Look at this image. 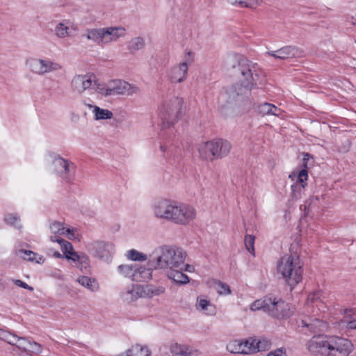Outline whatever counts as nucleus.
Segmentation results:
<instances>
[{"label": "nucleus", "instance_id": "nucleus-39", "mask_svg": "<svg viewBox=\"0 0 356 356\" xmlns=\"http://www.w3.org/2000/svg\"><path fill=\"white\" fill-rule=\"evenodd\" d=\"M243 345H245L244 349L250 350V351H247L245 354H252L254 353L258 352V343H257V339L250 338L243 341Z\"/></svg>", "mask_w": 356, "mask_h": 356}, {"label": "nucleus", "instance_id": "nucleus-11", "mask_svg": "<svg viewBox=\"0 0 356 356\" xmlns=\"http://www.w3.org/2000/svg\"><path fill=\"white\" fill-rule=\"evenodd\" d=\"M88 250L99 259L108 262L114 251L112 243L104 241H94L87 245Z\"/></svg>", "mask_w": 356, "mask_h": 356}, {"label": "nucleus", "instance_id": "nucleus-44", "mask_svg": "<svg viewBox=\"0 0 356 356\" xmlns=\"http://www.w3.org/2000/svg\"><path fill=\"white\" fill-rule=\"evenodd\" d=\"M215 287L219 294H229L231 293L229 286L220 281L215 282Z\"/></svg>", "mask_w": 356, "mask_h": 356}, {"label": "nucleus", "instance_id": "nucleus-21", "mask_svg": "<svg viewBox=\"0 0 356 356\" xmlns=\"http://www.w3.org/2000/svg\"><path fill=\"white\" fill-rule=\"evenodd\" d=\"M172 205V200L162 199L155 202L152 206L154 216L159 219L165 220L168 214L170 207Z\"/></svg>", "mask_w": 356, "mask_h": 356}, {"label": "nucleus", "instance_id": "nucleus-19", "mask_svg": "<svg viewBox=\"0 0 356 356\" xmlns=\"http://www.w3.org/2000/svg\"><path fill=\"white\" fill-rule=\"evenodd\" d=\"M267 54L275 58L284 60L299 57L301 56L302 51L295 46H286L277 51L267 52Z\"/></svg>", "mask_w": 356, "mask_h": 356}, {"label": "nucleus", "instance_id": "nucleus-27", "mask_svg": "<svg viewBox=\"0 0 356 356\" xmlns=\"http://www.w3.org/2000/svg\"><path fill=\"white\" fill-rule=\"evenodd\" d=\"M70 22L63 21L57 24L54 29L55 35L59 38H65L70 36Z\"/></svg>", "mask_w": 356, "mask_h": 356}, {"label": "nucleus", "instance_id": "nucleus-41", "mask_svg": "<svg viewBox=\"0 0 356 356\" xmlns=\"http://www.w3.org/2000/svg\"><path fill=\"white\" fill-rule=\"evenodd\" d=\"M254 241L255 236L250 234H246L244 238V243L247 250L252 255H254Z\"/></svg>", "mask_w": 356, "mask_h": 356}, {"label": "nucleus", "instance_id": "nucleus-29", "mask_svg": "<svg viewBox=\"0 0 356 356\" xmlns=\"http://www.w3.org/2000/svg\"><path fill=\"white\" fill-rule=\"evenodd\" d=\"M152 270L146 268L143 266L137 264L136 268V274L134 281L135 282H144L151 279Z\"/></svg>", "mask_w": 356, "mask_h": 356}, {"label": "nucleus", "instance_id": "nucleus-18", "mask_svg": "<svg viewBox=\"0 0 356 356\" xmlns=\"http://www.w3.org/2000/svg\"><path fill=\"white\" fill-rule=\"evenodd\" d=\"M307 170L303 169L300 171L298 176V180L291 186V197L293 200H296L302 197L305 187L307 185L305 182L307 180Z\"/></svg>", "mask_w": 356, "mask_h": 356}, {"label": "nucleus", "instance_id": "nucleus-37", "mask_svg": "<svg viewBox=\"0 0 356 356\" xmlns=\"http://www.w3.org/2000/svg\"><path fill=\"white\" fill-rule=\"evenodd\" d=\"M17 254L19 256L30 261H36L37 263L43 261L42 257L40 256L38 258V254L31 250H19Z\"/></svg>", "mask_w": 356, "mask_h": 356}, {"label": "nucleus", "instance_id": "nucleus-31", "mask_svg": "<svg viewBox=\"0 0 356 356\" xmlns=\"http://www.w3.org/2000/svg\"><path fill=\"white\" fill-rule=\"evenodd\" d=\"M125 356H150L151 352L146 346L136 344L127 350Z\"/></svg>", "mask_w": 356, "mask_h": 356}, {"label": "nucleus", "instance_id": "nucleus-36", "mask_svg": "<svg viewBox=\"0 0 356 356\" xmlns=\"http://www.w3.org/2000/svg\"><path fill=\"white\" fill-rule=\"evenodd\" d=\"M269 300L270 296H266L263 299H259L255 300L251 304L250 309L252 311H257L259 309H262L264 312L266 313L268 307Z\"/></svg>", "mask_w": 356, "mask_h": 356}, {"label": "nucleus", "instance_id": "nucleus-23", "mask_svg": "<svg viewBox=\"0 0 356 356\" xmlns=\"http://www.w3.org/2000/svg\"><path fill=\"white\" fill-rule=\"evenodd\" d=\"M0 339L6 341L10 345L17 346L19 349H21L24 351H26L27 349L25 346L21 343L19 344H17L18 341H26L27 339L26 337H19L15 334H12L8 332H6L4 330L0 331Z\"/></svg>", "mask_w": 356, "mask_h": 356}, {"label": "nucleus", "instance_id": "nucleus-61", "mask_svg": "<svg viewBox=\"0 0 356 356\" xmlns=\"http://www.w3.org/2000/svg\"><path fill=\"white\" fill-rule=\"evenodd\" d=\"M0 331H1V330L0 329Z\"/></svg>", "mask_w": 356, "mask_h": 356}, {"label": "nucleus", "instance_id": "nucleus-59", "mask_svg": "<svg viewBox=\"0 0 356 356\" xmlns=\"http://www.w3.org/2000/svg\"><path fill=\"white\" fill-rule=\"evenodd\" d=\"M309 154H305V156H304V159H303L304 161L307 160L309 159Z\"/></svg>", "mask_w": 356, "mask_h": 356}, {"label": "nucleus", "instance_id": "nucleus-2", "mask_svg": "<svg viewBox=\"0 0 356 356\" xmlns=\"http://www.w3.org/2000/svg\"><path fill=\"white\" fill-rule=\"evenodd\" d=\"M232 74L245 91L259 88L265 81L264 76L258 65L243 57L239 58L236 65H232Z\"/></svg>", "mask_w": 356, "mask_h": 356}, {"label": "nucleus", "instance_id": "nucleus-26", "mask_svg": "<svg viewBox=\"0 0 356 356\" xmlns=\"http://www.w3.org/2000/svg\"><path fill=\"white\" fill-rule=\"evenodd\" d=\"M170 352L176 356H193L194 352L191 346L175 343L171 345Z\"/></svg>", "mask_w": 356, "mask_h": 356}, {"label": "nucleus", "instance_id": "nucleus-16", "mask_svg": "<svg viewBox=\"0 0 356 356\" xmlns=\"http://www.w3.org/2000/svg\"><path fill=\"white\" fill-rule=\"evenodd\" d=\"M165 287L163 286H156L147 284L143 286H136L131 291H128L129 294H136V297L141 298H152L154 296H159L164 294Z\"/></svg>", "mask_w": 356, "mask_h": 356}, {"label": "nucleus", "instance_id": "nucleus-58", "mask_svg": "<svg viewBox=\"0 0 356 356\" xmlns=\"http://www.w3.org/2000/svg\"><path fill=\"white\" fill-rule=\"evenodd\" d=\"M351 23H352L354 26H356V16H355V17H352Z\"/></svg>", "mask_w": 356, "mask_h": 356}, {"label": "nucleus", "instance_id": "nucleus-57", "mask_svg": "<svg viewBox=\"0 0 356 356\" xmlns=\"http://www.w3.org/2000/svg\"><path fill=\"white\" fill-rule=\"evenodd\" d=\"M160 149H161L162 152H165L166 151V149H167V146H166L165 145H161L160 146Z\"/></svg>", "mask_w": 356, "mask_h": 356}, {"label": "nucleus", "instance_id": "nucleus-30", "mask_svg": "<svg viewBox=\"0 0 356 356\" xmlns=\"http://www.w3.org/2000/svg\"><path fill=\"white\" fill-rule=\"evenodd\" d=\"M84 36L89 40H92L97 44H104L103 28L88 29Z\"/></svg>", "mask_w": 356, "mask_h": 356}, {"label": "nucleus", "instance_id": "nucleus-47", "mask_svg": "<svg viewBox=\"0 0 356 356\" xmlns=\"http://www.w3.org/2000/svg\"><path fill=\"white\" fill-rule=\"evenodd\" d=\"M209 307H212V305L209 300L202 298H197V309L206 311Z\"/></svg>", "mask_w": 356, "mask_h": 356}, {"label": "nucleus", "instance_id": "nucleus-5", "mask_svg": "<svg viewBox=\"0 0 356 356\" xmlns=\"http://www.w3.org/2000/svg\"><path fill=\"white\" fill-rule=\"evenodd\" d=\"M231 148L229 141L217 139L200 143L197 150L201 159L212 161L227 156Z\"/></svg>", "mask_w": 356, "mask_h": 356}, {"label": "nucleus", "instance_id": "nucleus-24", "mask_svg": "<svg viewBox=\"0 0 356 356\" xmlns=\"http://www.w3.org/2000/svg\"><path fill=\"white\" fill-rule=\"evenodd\" d=\"M83 104L92 109L96 120L111 119L113 116V113L108 109L101 108L97 106L88 104L85 101L83 102Z\"/></svg>", "mask_w": 356, "mask_h": 356}, {"label": "nucleus", "instance_id": "nucleus-42", "mask_svg": "<svg viewBox=\"0 0 356 356\" xmlns=\"http://www.w3.org/2000/svg\"><path fill=\"white\" fill-rule=\"evenodd\" d=\"M127 257L132 261H145L147 255L136 250H131L128 252Z\"/></svg>", "mask_w": 356, "mask_h": 356}, {"label": "nucleus", "instance_id": "nucleus-46", "mask_svg": "<svg viewBox=\"0 0 356 356\" xmlns=\"http://www.w3.org/2000/svg\"><path fill=\"white\" fill-rule=\"evenodd\" d=\"M31 346L33 353L36 355L40 354L43 350V347L41 344L35 342V341H30L29 340L26 341Z\"/></svg>", "mask_w": 356, "mask_h": 356}, {"label": "nucleus", "instance_id": "nucleus-40", "mask_svg": "<svg viewBox=\"0 0 356 356\" xmlns=\"http://www.w3.org/2000/svg\"><path fill=\"white\" fill-rule=\"evenodd\" d=\"M145 46V41L143 38L138 37L131 40L129 44V50L131 51H138Z\"/></svg>", "mask_w": 356, "mask_h": 356}, {"label": "nucleus", "instance_id": "nucleus-10", "mask_svg": "<svg viewBox=\"0 0 356 356\" xmlns=\"http://www.w3.org/2000/svg\"><path fill=\"white\" fill-rule=\"evenodd\" d=\"M250 91H245L243 87L237 83L231 87L225 88L220 93L219 97V102L222 106H225V103L227 104H232L238 101L243 99L244 97H247Z\"/></svg>", "mask_w": 356, "mask_h": 356}, {"label": "nucleus", "instance_id": "nucleus-38", "mask_svg": "<svg viewBox=\"0 0 356 356\" xmlns=\"http://www.w3.org/2000/svg\"><path fill=\"white\" fill-rule=\"evenodd\" d=\"M50 230L54 236H57L60 237L61 235L65 234V228L63 223L55 221L50 225Z\"/></svg>", "mask_w": 356, "mask_h": 356}, {"label": "nucleus", "instance_id": "nucleus-48", "mask_svg": "<svg viewBox=\"0 0 356 356\" xmlns=\"http://www.w3.org/2000/svg\"><path fill=\"white\" fill-rule=\"evenodd\" d=\"M257 343H258V351L264 350L266 348H269V346L270 345V341L266 339H262V340L257 339Z\"/></svg>", "mask_w": 356, "mask_h": 356}, {"label": "nucleus", "instance_id": "nucleus-34", "mask_svg": "<svg viewBox=\"0 0 356 356\" xmlns=\"http://www.w3.org/2000/svg\"><path fill=\"white\" fill-rule=\"evenodd\" d=\"M137 264H122L118 266V270L125 277H130L134 281Z\"/></svg>", "mask_w": 356, "mask_h": 356}, {"label": "nucleus", "instance_id": "nucleus-51", "mask_svg": "<svg viewBox=\"0 0 356 356\" xmlns=\"http://www.w3.org/2000/svg\"><path fill=\"white\" fill-rule=\"evenodd\" d=\"M80 256L77 252L72 250L65 257L68 260H72L73 261H78L80 259Z\"/></svg>", "mask_w": 356, "mask_h": 356}, {"label": "nucleus", "instance_id": "nucleus-43", "mask_svg": "<svg viewBox=\"0 0 356 356\" xmlns=\"http://www.w3.org/2000/svg\"><path fill=\"white\" fill-rule=\"evenodd\" d=\"M5 221L17 228H21L19 217L16 214L8 213L5 216Z\"/></svg>", "mask_w": 356, "mask_h": 356}, {"label": "nucleus", "instance_id": "nucleus-13", "mask_svg": "<svg viewBox=\"0 0 356 356\" xmlns=\"http://www.w3.org/2000/svg\"><path fill=\"white\" fill-rule=\"evenodd\" d=\"M93 82L95 86L97 84L92 74H76L71 80L70 89L73 93L81 95L91 88Z\"/></svg>", "mask_w": 356, "mask_h": 356}, {"label": "nucleus", "instance_id": "nucleus-25", "mask_svg": "<svg viewBox=\"0 0 356 356\" xmlns=\"http://www.w3.org/2000/svg\"><path fill=\"white\" fill-rule=\"evenodd\" d=\"M321 296V293L320 291L309 293L307 297V303L309 305L312 304L313 307H316L321 313H323L325 312L327 307L323 301L320 300Z\"/></svg>", "mask_w": 356, "mask_h": 356}, {"label": "nucleus", "instance_id": "nucleus-20", "mask_svg": "<svg viewBox=\"0 0 356 356\" xmlns=\"http://www.w3.org/2000/svg\"><path fill=\"white\" fill-rule=\"evenodd\" d=\"M126 30L122 26H110L103 28L104 44L116 41L120 38L124 36Z\"/></svg>", "mask_w": 356, "mask_h": 356}, {"label": "nucleus", "instance_id": "nucleus-4", "mask_svg": "<svg viewBox=\"0 0 356 356\" xmlns=\"http://www.w3.org/2000/svg\"><path fill=\"white\" fill-rule=\"evenodd\" d=\"M277 270L291 289L302 280V264L298 255L286 254L282 257L278 263Z\"/></svg>", "mask_w": 356, "mask_h": 356}, {"label": "nucleus", "instance_id": "nucleus-53", "mask_svg": "<svg viewBox=\"0 0 356 356\" xmlns=\"http://www.w3.org/2000/svg\"><path fill=\"white\" fill-rule=\"evenodd\" d=\"M304 210L308 213L311 210V203L309 201H306L304 204L300 205V209Z\"/></svg>", "mask_w": 356, "mask_h": 356}, {"label": "nucleus", "instance_id": "nucleus-50", "mask_svg": "<svg viewBox=\"0 0 356 356\" xmlns=\"http://www.w3.org/2000/svg\"><path fill=\"white\" fill-rule=\"evenodd\" d=\"M13 282L17 286L22 287L25 289H28L31 291H33V288L32 286L28 285L26 283L20 280H13Z\"/></svg>", "mask_w": 356, "mask_h": 356}, {"label": "nucleus", "instance_id": "nucleus-56", "mask_svg": "<svg viewBox=\"0 0 356 356\" xmlns=\"http://www.w3.org/2000/svg\"><path fill=\"white\" fill-rule=\"evenodd\" d=\"M54 256L56 258H62V257H63L62 254H61L60 252H55L54 253Z\"/></svg>", "mask_w": 356, "mask_h": 356}, {"label": "nucleus", "instance_id": "nucleus-22", "mask_svg": "<svg viewBox=\"0 0 356 356\" xmlns=\"http://www.w3.org/2000/svg\"><path fill=\"white\" fill-rule=\"evenodd\" d=\"M185 266L175 268L168 270L167 276L170 280L179 284H185L189 282V277L183 273Z\"/></svg>", "mask_w": 356, "mask_h": 356}, {"label": "nucleus", "instance_id": "nucleus-6", "mask_svg": "<svg viewBox=\"0 0 356 356\" xmlns=\"http://www.w3.org/2000/svg\"><path fill=\"white\" fill-rule=\"evenodd\" d=\"M95 91L105 97L115 95L131 96L137 93L139 91V88L135 85L130 84L124 80L115 79L108 81L107 83L97 84Z\"/></svg>", "mask_w": 356, "mask_h": 356}, {"label": "nucleus", "instance_id": "nucleus-3", "mask_svg": "<svg viewBox=\"0 0 356 356\" xmlns=\"http://www.w3.org/2000/svg\"><path fill=\"white\" fill-rule=\"evenodd\" d=\"M185 252L180 248L163 245L155 248L150 255V262L156 269L170 270L186 266Z\"/></svg>", "mask_w": 356, "mask_h": 356}, {"label": "nucleus", "instance_id": "nucleus-9", "mask_svg": "<svg viewBox=\"0 0 356 356\" xmlns=\"http://www.w3.org/2000/svg\"><path fill=\"white\" fill-rule=\"evenodd\" d=\"M266 313L278 319L288 318L293 315V308L280 298L270 296Z\"/></svg>", "mask_w": 356, "mask_h": 356}, {"label": "nucleus", "instance_id": "nucleus-8", "mask_svg": "<svg viewBox=\"0 0 356 356\" xmlns=\"http://www.w3.org/2000/svg\"><path fill=\"white\" fill-rule=\"evenodd\" d=\"M181 106L182 99L179 97H173L163 103L161 109L163 127L166 128L177 122L181 116Z\"/></svg>", "mask_w": 356, "mask_h": 356}, {"label": "nucleus", "instance_id": "nucleus-7", "mask_svg": "<svg viewBox=\"0 0 356 356\" xmlns=\"http://www.w3.org/2000/svg\"><path fill=\"white\" fill-rule=\"evenodd\" d=\"M196 216L195 209L188 204L172 201L166 220L178 225H187Z\"/></svg>", "mask_w": 356, "mask_h": 356}, {"label": "nucleus", "instance_id": "nucleus-12", "mask_svg": "<svg viewBox=\"0 0 356 356\" xmlns=\"http://www.w3.org/2000/svg\"><path fill=\"white\" fill-rule=\"evenodd\" d=\"M193 62V54L188 52L185 61L170 68L168 76L172 83H181L187 77L188 65Z\"/></svg>", "mask_w": 356, "mask_h": 356}, {"label": "nucleus", "instance_id": "nucleus-45", "mask_svg": "<svg viewBox=\"0 0 356 356\" xmlns=\"http://www.w3.org/2000/svg\"><path fill=\"white\" fill-rule=\"evenodd\" d=\"M239 6L244 8H255L259 6L261 0H242Z\"/></svg>", "mask_w": 356, "mask_h": 356}, {"label": "nucleus", "instance_id": "nucleus-17", "mask_svg": "<svg viewBox=\"0 0 356 356\" xmlns=\"http://www.w3.org/2000/svg\"><path fill=\"white\" fill-rule=\"evenodd\" d=\"M315 317H309L301 321L302 327H307L312 332H320L326 330L327 323L321 318V313L314 314Z\"/></svg>", "mask_w": 356, "mask_h": 356}, {"label": "nucleus", "instance_id": "nucleus-55", "mask_svg": "<svg viewBox=\"0 0 356 356\" xmlns=\"http://www.w3.org/2000/svg\"><path fill=\"white\" fill-rule=\"evenodd\" d=\"M348 312H350L353 314V316H356V309H350L346 310V314L348 315Z\"/></svg>", "mask_w": 356, "mask_h": 356}, {"label": "nucleus", "instance_id": "nucleus-35", "mask_svg": "<svg viewBox=\"0 0 356 356\" xmlns=\"http://www.w3.org/2000/svg\"><path fill=\"white\" fill-rule=\"evenodd\" d=\"M245 345H243V341H234L227 346V349L232 353L245 354L250 350L244 349Z\"/></svg>", "mask_w": 356, "mask_h": 356}, {"label": "nucleus", "instance_id": "nucleus-52", "mask_svg": "<svg viewBox=\"0 0 356 356\" xmlns=\"http://www.w3.org/2000/svg\"><path fill=\"white\" fill-rule=\"evenodd\" d=\"M345 322L346 323V327L348 329H350V330L356 329V319L352 318L350 319H348V316H346V320Z\"/></svg>", "mask_w": 356, "mask_h": 356}, {"label": "nucleus", "instance_id": "nucleus-15", "mask_svg": "<svg viewBox=\"0 0 356 356\" xmlns=\"http://www.w3.org/2000/svg\"><path fill=\"white\" fill-rule=\"evenodd\" d=\"M32 71L39 75L56 72L62 69V66L49 59H35L31 64Z\"/></svg>", "mask_w": 356, "mask_h": 356}, {"label": "nucleus", "instance_id": "nucleus-14", "mask_svg": "<svg viewBox=\"0 0 356 356\" xmlns=\"http://www.w3.org/2000/svg\"><path fill=\"white\" fill-rule=\"evenodd\" d=\"M54 165L57 173L67 182H71L74 177L76 167L73 163L61 157L56 158Z\"/></svg>", "mask_w": 356, "mask_h": 356}, {"label": "nucleus", "instance_id": "nucleus-28", "mask_svg": "<svg viewBox=\"0 0 356 356\" xmlns=\"http://www.w3.org/2000/svg\"><path fill=\"white\" fill-rule=\"evenodd\" d=\"M257 111L262 115H273L279 116L281 114V109L270 103L261 104L257 106Z\"/></svg>", "mask_w": 356, "mask_h": 356}, {"label": "nucleus", "instance_id": "nucleus-49", "mask_svg": "<svg viewBox=\"0 0 356 356\" xmlns=\"http://www.w3.org/2000/svg\"><path fill=\"white\" fill-rule=\"evenodd\" d=\"M77 262L79 264V266H78V267L81 268H86L89 266V259L87 256L83 254L80 256V259Z\"/></svg>", "mask_w": 356, "mask_h": 356}, {"label": "nucleus", "instance_id": "nucleus-33", "mask_svg": "<svg viewBox=\"0 0 356 356\" xmlns=\"http://www.w3.org/2000/svg\"><path fill=\"white\" fill-rule=\"evenodd\" d=\"M78 282L82 286L86 287L92 291H97L99 289V284L95 280L86 276L80 277Z\"/></svg>", "mask_w": 356, "mask_h": 356}, {"label": "nucleus", "instance_id": "nucleus-32", "mask_svg": "<svg viewBox=\"0 0 356 356\" xmlns=\"http://www.w3.org/2000/svg\"><path fill=\"white\" fill-rule=\"evenodd\" d=\"M50 240L52 242H57L58 243L60 244L61 250L65 257L66 256V254H68L73 250V247L71 243L61 238L59 236H51Z\"/></svg>", "mask_w": 356, "mask_h": 356}, {"label": "nucleus", "instance_id": "nucleus-54", "mask_svg": "<svg viewBox=\"0 0 356 356\" xmlns=\"http://www.w3.org/2000/svg\"><path fill=\"white\" fill-rule=\"evenodd\" d=\"M74 229H65V234H67V236L68 237L69 239H72L74 238Z\"/></svg>", "mask_w": 356, "mask_h": 356}, {"label": "nucleus", "instance_id": "nucleus-60", "mask_svg": "<svg viewBox=\"0 0 356 356\" xmlns=\"http://www.w3.org/2000/svg\"><path fill=\"white\" fill-rule=\"evenodd\" d=\"M71 28L73 29L74 30H76V28H73L72 26H71Z\"/></svg>", "mask_w": 356, "mask_h": 356}, {"label": "nucleus", "instance_id": "nucleus-1", "mask_svg": "<svg viewBox=\"0 0 356 356\" xmlns=\"http://www.w3.org/2000/svg\"><path fill=\"white\" fill-rule=\"evenodd\" d=\"M306 348L316 356H348L353 350V344L343 337L318 335L306 343Z\"/></svg>", "mask_w": 356, "mask_h": 356}]
</instances>
